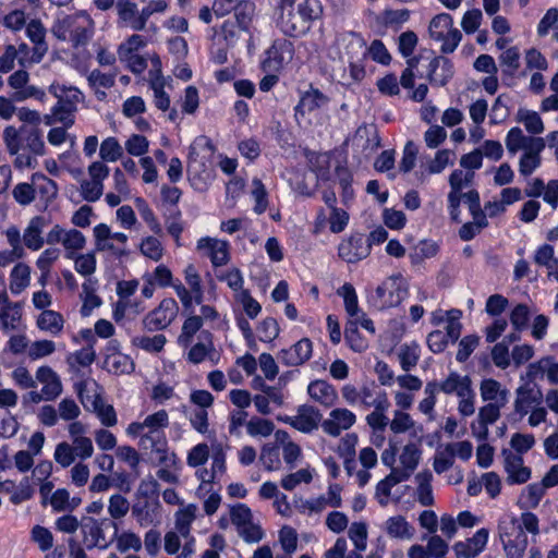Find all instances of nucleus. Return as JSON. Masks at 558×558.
Listing matches in <instances>:
<instances>
[{
    "instance_id": "1",
    "label": "nucleus",
    "mask_w": 558,
    "mask_h": 558,
    "mask_svg": "<svg viewBox=\"0 0 558 558\" xmlns=\"http://www.w3.org/2000/svg\"><path fill=\"white\" fill-rule=\"evenodd\" d=\"M323 13L319 0H278L277 26L288 36L304 35Z\"/></svg>"
},
{
    "instance_id": "2",
    "label": "nucleus",
    "mask_w": 558,
    "mask_h": 558,
    "mask_svg": "<svg viewBox=\"0 0 558 558\" xmlns=\"http://www.w3.org/2000/svg\"><path fill=\"white\" fill-rule=\"evenodd\" d=\"M3 142L11 156H14L13 165L17 169H35L37 157L46 153L45 142L37 129H16L9 125L3 130Z\"/></svg>"
},
{
    "instance_id": "3",
    "label": "nucleus",
    "mask_w": 558,
    "mask_h": 558,
    "mask_svg": "<svg viewBox=\"0 0 558 558\" xmlns=\"http://www.w3.org/2000/svg\"><path fill=\"white\" fill-rule=\"evenodd\" d=\"M509 154L522 150L519 160V172L523 177L531 175L542 163L541 154L546 147L543 137L525 135L519 126L511 128L505 138Z\"/></svg>"
},
{
    "instance_id": "4",
    "label": "nucleus",
    "mask_w": 558,
    "mask_h": 558,
    "mask_svg": "<svg viewBox=\"0 0 558 558\" xmlns=\"http://www.w3.org/2000/svg\"><path fill=\"white\" fill-rule=\"evenodd\" d=\"M95 24L86 12L59 17L52 25V34L60 40L74 46L85 45L94 34Z\"/></svg>"
},
{
    "instance_id": "5",
    "label": "nucleus",
    "mask_w": 558,
    "mask_h": 558,
    "mask_svg": "<svg viewBox=\"0 0 558 558\" xmlns=\"http://www.w3.org/2000/svg\"><path fill=\"white\" fill-rule=\"evenodd\" d=\"M408 296V286L401 275L385 279L368 296V303L377 310L398 306Z\"/></svg>"
},
{
    "instance_id": "6",
    "label": "nucleus",
    "mask_w": 558,
    "mask_h": 558,
    "mask_svg": "<svg viewBox=\"0 0 558 558\" xmlns=\"http://www.w3.org/2000/svg\"><path fill=\"white\" fill-rule=\"evenodd\" d=\"M536 380L526 367L519 376V384L514 390L513 411L520 417L527 415L532 408L542 404L543 392Z\"/></svg>"
},
{
    "instance_id": "7",
    "label": "nucleus",
    "mask_w": 558,
    "mask_h": 558,
    "mask_svg": "<svg viewBox=\"0 0 558 558\" xmlns=\"http://www.w3.org/2000/svg\"><path fill=\"white\" fill-rule=\"evenodd\" d=\"M169 425V414L161 409L148 414L142 422H132L125 433L132 438H138V444L165 437L163 429Z\"/></svg>"
},
{
    "instance_id": "8",
    "label": "nucleus",
    "mask_w": 558,
    "mask_h": 558,
    "mask_svg": "<svg viewBox=\"0 0 558 558\" xmlns=\"http://www.w3.org/2000/svg\"><path fill=\"white\" fill-rule=\"evenodd\" d=\"M428 34L433 40L441 43L442 53H452L462 39L461 32L453 26V19L448 13H440L432 19Z\"/></svg>"
},
{
    "instance_id": "9",
    "label": "nucleus",
    "mask_w": 558,
    "mask_h": 558,
    "mask_svg": "<svg viewBox=\"0 0 558 558\" xmlns=\"http://www.w3.org/2000/svg\"><path fill=\"white\" fill-rule=\"evenodd\" d=\"M185 284L179 279L174 286V292L179 298L184 310H191L194 304L199 305L204 301V287L202 277L193 264H189L183 269Z\"/></svg>"
},
{
    "instance_id": "10",
    "label": "nucleus",
    "mask_w": 558,
    "mask_h": 558,
    "mask_svg": "<svg viewBox=\"0 0 558 558\" xmlns=\"http://www.w3.org/2000/svg\"><path fill=\"white\" fill-rule=\"evenodd\" d=\"M178 314L179 305L177 301L172 298H166L160 301L157 307L144 316L142 326L148 331L165 330L174 322Z\"/></svg>"
},
{
    "instance_id": "11",
    "label": "nucleus",
    "mask_w": 558,
    "mask_h": 558,
    "mask_svg": "<svg viewBox=\"0 0 558 558\" xmlns=\"http://www.w3.org/2000/svg\"><path fill=\"white\" fill-rule=\"evenodd\" d=\"M95 239V248L98 252H110L114 256H124L128 254V235L122 232H112L106 223H99L93 230Z\"/></svg>"
},
{
    "instance_id": "12",
    "label": "nucleus",
    "mask_w": 558,
    "mask_h": 558,
    "mask_svg": "<svg viewBox=\"0 0 558 558\" xmlns=\"http://www.w3.org/2000/svg\"><path fill=\"white\" fill-rule=\"evenodd\" d=\"M341 40L345 44L347 54L351 58L359 54H365L367 51L368 56L375 62L388 64L391 60L390 53L380 40L372 41L367 49L364 47V40L354 33L343 34L341 36Z\"/></svg>"
},
{
    "instance_id": "13",
    "label": "nucleus",
    "mask_w": 558,
    "mask_h": 558,
    "mask_svg": "<svg viewBox=\"0 0 558 558\" xmlns=\"http://www.w3.org/2000/svg\"><path fill=\"white\" fill-rule=\"evenodd\" d=\"M294 56V46L288 39H278L266 50L263 69L267 72H278L289 64Z\"/></svg>"
},
{
    "instance_id": "14",
    "label": "nucleus",
    "mask_w": 558,
    "mask_h": 558,
    "mask_svg": "<svg viewBox=\"0 0 558 558\" xmlns=\"http://www.w3.org/2000/svg\"><path fill=\"white\" fill-rule=\"evenodd\" d=\"M356 423V415L347 408H335L320 423L325 434L338 437L343 430L350 429Z\"/></svg>"
},
{
    "instance_id": "15",
    "label": "nucleus",
    "mask_w": 558,
    "mask_h": 558,
    "mask_svg": "<svg viewBox=\"0 0 558 558\" xmlns=\"http://www.w3.org/2000/svg\"><path fill=\"white\" fill-rule=\"evenodd\" d=\"M227 471V452L226 448L219 444L211 445V463L210 469L202 468L195 472L196 477L203 484L214 483Z\"/></svg>"
},
{
    "instance_id": "16",
    "label": "nucleus",
    "mask_w": 558,
    "mask_h": 558,
    "mask_svg": "<svg viewBox=\"0 0 558 558\" xmlns=\"http://www.w3.org/2000/svg\"><path fill=\"white\" fill-rule=\"evenodd\" d=\"M22 322V304L10 300L5 289L0 291V330H17Z\"/></svg>"
},
{
    "instance_id": "17",
    "label": "nucleus",
    "mask_w": 558,
    "mask_h": 558,
    "mask_svg": "<svg viewBox=\"0 0 558 558\" xmlns=\"http://www.w3.org/2000/svg\"><path fill=\"white\" fill-rule=\"evenodd\" d=\"M70 444L78 453L81 461L89 459L94 454V445L88 434V426L83 422H72L66 426Z\"/></svg>"
},
{
    "instance_id": "18",
    "label": "nucleus",
    "mask_w": 558,
    "mask_h": 558,
    "mask_svg": "<svg viewBox=\"0 0 558 558\" xmlns=\"http://www.w3.org/2000/svg\"><path fill=\"white\" fill-rule=\"evenodd\" d=\"M282 421L302 433H312L317 429L322 421V414L313 405L303 404L296 410V414L286 416Z\"/></svg>"
},
{
    "instance_id": "19",
    "label": "nucleus",
    "mask_w": 558,
    "mask_h": 558,
    "mask_svg": "<svg viewBox=\"0 0 558 558\" xmlns=\"http://www.w3.org/2000/svg\"><path fill=\"white\" fill-rule=\"evenodd\" d=\"M196 248L210 259L214 267L223 266L230 259L229 243L220 239L201 238L197 241Z\"/></svg>"
},
{
    "instance_id": "20",
    "label": "nucleus",
    "mask_w": 558,
    "mask_h": 558,
    "mask_svg": "<svg viewBox=\"0 0 558 558\" xmlns=\"http://www.w3.org/2000/svg\"><path fill=\"white\" fill-rule=\"evenodd\" d=\"M504 468L510 484H523L531 478V469L524 465L522 456L510 450H502Z\"/></svg>"
},
{
    "instance_id": "21",
    "label": "nucleus",
    "mask_w": 558,
    "mask_h": 558,
    "mask_svg": "<svg viewBox=\"0 0 558 558\" xmlns=\"http://www.w3.org/2000/svg\"><path fill=\"white\" fill-rule=\"evenodd\" d=\"M313 353V343L308 338H302L288 349L278 353V360L287 366H299L308 361Z\"/></svg>"
},
{
    "instance_id": "22",
    "label": "nucleus",
    "mask_w": 558,
    "mask_h": 558,
    "mask_svg": "<svg viewBox=\"0 0 558 558\" xmlns=\"http://www.w3.org/2000/svg\"><path fill=\"white\" fill-rule=\"evenodd\" d=\"M49 92L58 98V102L52 107L51 113L54 120L64 128H71L74 124V112L76 108L65 102L63 99V93H65V86L53 83L49 87Z\"/></svg>"
},
{
    "instance_id": "23",
    "label": "nucleus",
    "mask_w": 558,
    "mask_h": 558,
    "mask_svg": "<svg viewBox=\"0 0 558 558\" xmlns=\"http://www.w3.org/2000/svg\"><path fill=\"white\" fill-rule=\"evenodd\" d=\"M488 531L480 529L475 534L464 542H457L453 545L456 558H476L486 547Z\"/></svg>"
},
{
    "instance_id": "24",
    "label": "nucleus",
    "mask_w": 558,
    "mask_h": 558,
    "mask_svg": "<svg viewBox=\"0 0 558 558\" xmlns=\"http://www.w3.org/2000/svg\"><path fill=\"white\" fill-rule=\"evenodd\" d=\"M462 316V312L460 310H436L430 315V323L434 326H439L446 323L447 335L450 338L451 342H456L461 335L462 324L460 322Z\"/></svg>"
},
{
    "instance_id": "25",
    "label": "nucleus",
    "mask_w": 558,
    "mask_h": 558,
    "mask_svg": "<svg viewBox=\"0 0 558 558\" xmlns=\"http://www.w3.org/2000/svg\"><path fill=\"white\" fill-rule=\"evenodd\" d=\"M338 254L347 263H356L368 256L369 244L363 235H354L339 244Z\"/></svg>"
},
{
    "instance_id": "26",
    "label": "nucleus",
    "mask_w": 558,
    "mask_h": 558,
    "mask_svg": "<svg viewBox=\"0 0 558 558\" xmlns=\"http://www.w3.org/2000/svg\"><path fill=\"white\" fill-rule=\"evenodd\" d=\"M421 437L417 438V441H409L408 444H405L401 448L399 454V475L404 476V480H408L413 473V471L417 468L421 460Z\"/></svg>"
},
{
    "instance_id": "27",
    "label": "nucleus",
    "mask_w": 558,
    "mask_h": 558,
    "mask_svg": "<svg viewBox=\"0 0 558 558\" xmlns=\"http://www.w3.org/2000/svg\"><path fill=\"white\" fill-rule=\"evenodd\" d=\"M36 383L43 387L46 401L56 400L63 391L62 381L60 376L49 366H40L36 371Z\"/></svg>"
},
{
    "instance_id": "28",
    "label": "nucleus",
    "mask_w": 558,
    "mask_h": 558,
    "mask_svg": "<svg viewBox=\"0 0 558 558\" xmlns=\"http://www.w3.org/2000/svg\"><path fill=\"white\" fill-rule=\"evenodd\" d=\"M389 429L395 435L410 433L413 438H418L423 434V426L417 424L408 412L401 410L392 412Z\"/></svg>"
},
{
    "instance_id": "29",
    "label": "nucleus",
    "mask_w": 558,
    "mask_h": 558,
    "mask_svg": "<svg viewBox=\"0 0 558 558\" xmlns=\"http://www.w3.org/2000/svg\"><path fill=\"white\" fill-rule=\"evenodd\" d=\"M480 396L484 402L506 405L509 401V390L494 378H485L480 384Z\"/></svg>"
},
{
    "instance_id": "30",
    "label": "nucleus",
    "mask_w": 558,
    "mask_h": 558,
    "mask_svg": "<svg viewBox=\"0 0 558 558\" xmlns=\"http://www.w3.org/2000/svg\"><path fill=\"white\" fill-rule=\"evenodd\" d=\"M526 368L536 379L546 378L550 385H558V361L553 355L542 356Z\"/></svg>"
},
{
    "instance_id": "31",
    "label": "nucleus",
    "mask_w": 558,
    "mask_h": 558,
    "mask_svg": "<svg viewBox=\"0 0 558 558\" xmlns=\"http://www.w3.org/2000/svg\"><path fill=\"white\" fill-rule=\"evenodd\" d=\"M47 225L48 221L43 216H35L29 220L22 235L23 243L27 248L38 251L43 247L45 243L43 233Z\"/></svg>"
},
{
    "instance_id": "32",
    "label": "nucleus",
    "mask_w": 558,
    "mask_h": 558,
    "mask_svg": "<svg viewBox=\"0 0 558 558\" xmlns=\"http://www.w3.org/2000/svg\"><path fill=\"white\" fill-rule=\"evenodd\" d=\"M307 393L315 402L330 408L336 404L338 400V392L336 388L326 380L316 379L307 386Z\"/></svg>"
},
{
    "instance_id": "33",
    "label": "nucleus",
    "mask_w": 558,
    "mask_h": 558,
    "mask_svg": "<svg viewBox=\"0 0 558 558\" xmlns=\"http://www.w3.org/2000/svg\"><path fill=\"white\" fill-rule=\"evenodd\" d=\"M75 391L86 410H92L95 403H99L102 400V389L90 378L76 383Z\"/></svg>"
},
{
    "instance_id": "34",
    "label": "nucleus",
    "mask_w": 558,
    "mask_h": 558,
    "mask_svg": "<svg viewBox=\"0 0 558 558\" xmlns=\"http://www.w3.org/2000/svg\"><path fill=\"white\" fill-rule=\"evenodd\" d=\"M472 388V380L468 375H461L457 372L450 374L438 384V391L446 395L465 396V392Z\"/></svg>"
},
{
    "instance_id": "35",
    "label": "nucleus",
    "mask_w": 558,
    "mask_h": 558,
    "mask_svg": "<svg viewBox=\"0 0 558 558\" xmlns=\"http://www.w3.org/2000/svg\"><path fill=\"white\" fill-rule=\"evenodd\" d=\"M65 319L61 313L48 310L43 311L36 318V327L51 336H59L64 329Z\"/></svg>"
},
{
    "instance_id": "36",
    "label": "nucleus",
    "mask_w": 558,
    "mask_h": 558,
    "mask_svg": "<svg viewBox=\"0 0 558 558\" xmlns=\"http://www.w3.org/2000/svg\"><path fill=\"white\" fill-rule=\"evenodd\" d=\"M453 75V66L449 59L436 57L429 63L428 78L437 86H444Z\"/></svg>"
},
{
    "instance_id": "37",
    "label": "nucleus",
    "mask_w": 558,
    "mask_h": 558,
    "mask_svg": "<svg viewBox=\"0 0 558 558\" xmlns=\"http://www.w3.org/2000/svg\"><path fill=\"white\" fill-rule=\"evenodd\" d=\"M138 446L150 453L155 454L157 461L167 466L174 465L177 462V454L169 450L168 442L165 437L147 441L145 444H138Z\"/></svg>"
},
{
    "instance_id": "38",
    "label": "nucleus",
    "mask_w": 558,
    "mask_h": 558,
    "mask_svg": "<svg viewBox=\"0 0 558 558\" xmlns=\"http://www.w3.org/2000/svg\"><path fill=\"white\" fill-rule=\"evenodd\" d=\"M385 531L391 538L410 541L415 534V529L403 515H393L386 520Z\"/></svg>"
},
{
    "instance_id": "39",
    "label": "nucleus",
    "mask_w": 558,
    "mask_h": 558,
    "mask_svg": "<svg viewBox=\"0 0 558 558\" xmlns=\"http://www.w3.org/2000/svg\"><path fill=\"white\" fill-rule=\"evenodd\" d=\"M360 405L376 410H388L390 402L385 391L378 390L376 387L364 386L361 388Z\"/></svg>"
},
{
    "instance_id": "40",
    "label": "nucleus",
    "mask_w": 558,
    "mask_h": 558,
    "mask_svg": "<svg viewBox=\"0 0 558 558\" xmlns=\"http://www.w3.org/2000/svg\"><path fill=\"white\" fill-rule=\"evenodd\" d=\"M31 283V267L25 263H17L9 277V289L13 295L21 294Z\"/></svg>"
},
{
    "instance_id": "41",
    "label": "nucleus",
    "mask_w": 558,
    "mask_h": 558,
    "mask_svg": "<svg viewBox=\"0 0 558 558\" xmlns=\"http://www.w3.org/2000/svg\"><path fill=\"white\" fill-rule=\"evenodd\" d=\"M197 512L198 507L194 504L185 505L175 512L174 527L183 538L190 536L191 526L197 517Z\"/></svg>"
},
{
    "instance_id": "42",
    "label": "nucleus",
    "mask_w": 558,
    "mask_h": 558,
    "mask_svg": "<svg viewBox=\"0 0 558 558\" xmlns=\"http://www.w3.org/2000/svg\"><path fill=\"white\" fill-rule=\"evenodd\" d=\"M88 85L94 89L98 100L107 97L106 90L111 88L116 83L114 73H104L99 70H93L87 76Z\"/></svg>"
},
{
    "instance_id": "43",
    "label": "nucleus",
    "mask_w": 558,
    "mask_h": 558,
    "mask_svg": "<svg viewBox=\"0 0 558 558\" xmlns=\"http://www.w3.org/2000/svg\"><path fill=\"white\" fill-rule=\"evenodd\" d=\"M328 97L324 95L320 90L316 88H311L310 90L305 92L302 95L295 110L296 112L304 116L306 113H311L326 106L328 104Z\"/></svg>"
},
{
    "instance_id": "44",
    "label": "nucleus",
    "mask_w": 558,
    "mask_h": 558,
    "mask_svg": "<svg viewBox=\"0 0 558 558\" xmlns=\"http://www.w3.org/2000/svg\"><path fill=\"white\" fill-rule=\"evenodd\" d=\"M81 502L80 497H71L65 488H58L50 497V506L54 512H72Z\"/></svg>"
},
{
    "instance_id": "45",
    "label": "nucleus",
    "mask_w": 558,
    "mask_h": 558,
    "mask_svg": "<svg viewBox=\"0 0 558 558\" xmlns=\"http://www.w3.org/2000/svg\"><path fill=\"white\" fill-rule=\"evenodd\" d=\"M433 474L429 471H422L415 475L416 499L424 506H432L434 504L433 488H432Z\"/></svg>"
},
{
    "instance_id": "46",
    "label": "nucleus",
    "mask_w": 558,
    "mask_h": 558,
    "mask_svg": "<svg viewBox=\"0 0 558 558\" xmlns=\"http://www.w3.org/2000/svg\"><path fill=\"white\" fill-rule=\"evenodd\" d=\"M515 120L517 122L523 124L524 129L530 134L538 135L542 134L545 130L541 116L534 110L519 108L517 111Z\"/></svg>"
},
{
    "instance_id": "47",
    "label": "nucleus",
    "mask_w": 558,
    "mask_h": 558,
    "mask_svg": "<svg viewBox=\"0 0 558 558\" xmlns=\"http://www.w3.org/2000/svg\"><path fill=\"white\" fill-rule=\"evenodd\" d=\"M159 504L150 505L149 502L136 504L132 507V514L142 527L149 526L158 521Z\"/></svg>"
},
{
    "instance_id": "48",
    "label": "nucleus",
    "mask_w": 558,
    "mask_h": 558,
    "mask_svg": "<svg viewBox=\"0 0 558 558\" xmlns=\"http://www.w3.org/2000/svg\"><path fill=\"white\" fill-rule=\"evenodd\" d=\"M32 182L34 183L35 193L39 194L46 203H49L57 197V183L53 180L46 177L45 174L39 172L34 173L32 175Z\"/></svg>"
},
{
    "instance_id": "49",
    "label": "nucleus",
    "mask_w": 558,
    "mask_h": 558,
    "mask_svg": "<svg viewBox=\"0 0 558 558\" xmlns=\"http://www.w3.org/2000/svg\"><path fill=\"white\" fill-rule=\"evenodd\" d=\"M132 344L147 353L156 354L162 351L167 343L166 336L157 333L154 336L138 335L132 338Z\"/></svg>"
},
{
    "instance_id": "50",
    "label": "nucleus",
    "mask_w": 558,
    "mask_h": 558,
    "mask_svg": "<svg viewBox=\"0 0 558 558\" xmlns=\"http://www.w3.org/2000/svg\"><path fill=\"white\" fill-rule=\"evenodd\" d=\"M114 526V539H116V548L120 553H126L129 550L140 551L143 546L142 538L140 535L132 531H123L118 533L117 524L113 523Z\"/></svg>"
},
{
    "instance_id": "51",
    "label": "nucleus",
    "mask_w": 558,
    "mask_h": 558,
    "mask_svg": "<svg viewBox=\"0 0 558 558\" xmlns=\"http://www.w3.org/2000/svg\"><path fill=\"white\" fill-rule=\"evenodd\" d=\"M410 19L408 9H386L377 17L376 21L384 27L399 28Z\"/></svg>"
},
{
    "instance_id": "52",
    "label": "nucleus",
    "mask_w": 558,
    "mask_h": 558,
    "mask_svg": "<svg viewBox=\"0 0 558 558\" xmlns=\"http://www.w3.org/2000/svg\"><path fill=\"white\" fill-rule=\"evenodd\" d=\"M404 476L399 475L398 469H393L384 480L379 481L376 485L375 497L381 506L388 504L391 488L398 483L403 482Z\"/></svg>"
},
{
    "instance_id": "53",
    "label": "nucleus",
    "mask_w": 558,
    "mask_h": 558,
    "mask_svg": "<svg viewBox=\"0 0 558 558\" xmlns=\"http://www.w3.org/2000/svg\"><path fill=\"white\" fill-rule=\"evenodd\" d=\"M420 356L421 348L416 342L404 343L399 348L398 360L404 372L413 369L416 366Z\"/></svg>"
},
{
    "instance_id": "54",
    "label": "nucleus",
    "mask_w": 558,
    "mask_h": 558,
    "mask_svg": "<svg viewBox=\"0 0 558 558\" xmlns=\"http://www.w3.org/2000/svg\"><path fill=\"white\" fill-rule=\"evenodd\" d=\"M26 35L36 45L35 51L38 53V57L34 59V62H39L43 54L47 51V46L45 45L46 31L41 22L38 20L31 21L26 27Z\"/></svg>"
},
{
    "instance_id": "55",
    "label": "nucleus",
    "mask_w": 558,
    "mask_h": 558,
    "mask_svg": "<svg viewBox=\"0 0 558 558\" xmlns=\"http://www.w3.org/2000/svg\"><path fill=\"white\" fill-rule=\"evenodd\" d=\"M60 251L56 247L46 248L36 260V266L40 270V277L38 282L41 287L47 284V280L50 274V268L53 263L59 258Z\"/></svg>"
},
{
    "instance_id": "56",
    "label": "nucleus",
    "mask_w": 558,
    "mask_h": 558,
    "mask_svg": "<svg viewBox=\"0 0 558 558\" xmlns=\"http://www.w3.org/2000/svg\"><path fill=\"white\" fill-rule=\"evenodd\" d=\"M82 298L83 305L81 307L82 316H89L93 310L100 306L101 300L96 294L95 282L90 279H87L82 286Z\"/></svg>"
},
{
    "instance_id": "57",
    "label": "nucleus",
    "mask_w": 558,
    "mask_h": 558,
    "mask_svg": "<svg viewBox=\"0 0 558 558\" xmlns=\"http://www.w3.org/2000/svg\"><path fill=\"white\" fill-rule=\"evenodd\" d=\"M498 531L501 541L511 539L517 536L526 535L522 531V525L520 524L518 518L512 514H504L498 523Z\"/></svg>"
},
{
    "instance_id": "58",
    "label": "nucleus",
    "mask_w": 558,
    "mask_h": 558,
    "mask_svg": "<svg viewBox=\"0 0 558 558\" xmlns=\"http://www.w3.org/2000/svg\"><path fill=\"white\" fill-rule=\"evenodd\" d=\"M337 294L343 299L344 310L349 319L359 316L362 310L359 307L357 294L351 283H344L337 290Z\"/></svg>"
},
{
    "instance_id": "59",
    "label": "nucleus",
    "mask_w": 558,
    "mask_h": 558,
    "mask_svg": "<svg viewBox=\"0 0 558 558\" xmlns=\"http://www.w3.org/2000/svg\"><path fill=\"white\" fill-rule=\"evenodd\" d=\"M122 155L123 147L113 136L106 137L99 145V157L104 162H114L119 160Z\"/></svg>"
},
{
    "instance_id": "60",
    "label": "nucleus",
    "mask_w": 558,
    "mask_h": 558,
    "mask_svg": "<svg viewBox=\"0 0 558 558\" xmlns=\"http://www.w3.org/2000/svg\"><path fill=\"white\" fill-rule=\"evenodd\" d=\"M119 21L133 29L136 24L138 7L132 0H118L116 3Z\"/></svg>"
},
{
    "instance_id": "61",
    "label": "nucleus",
    "mask_w": 558,
    "mask_h": 558,
    "mask_svg": "<svg viewBox=\"0 0 558 558\" xmlns=\"http://www.w3.org/2000/svg\"><path fill=\"white\" fill-rule=\"evenodd\" d=\"M144 275L149 278L157 288L171 287L174 289L177 283V279L173 278L172 271L163 264L158 265L151 271H146Z\"/></svg>"
},
{
    "instance_id": "62",
    "label": "nucleus",
    "mask_w": 558,
    "mask_h": 558,
    "mask_svg": "<svg viewBox=\"0 0 558 558\" xmlns=\"http://www.w3.org/2000/svg\"><path fill=\"white\" fill-rule=\"evenodd\" d=\"M140 251L145 257L154 262H159L165 254L162 243L154 235H147L142 239L140 243Z\"/></svg>"
},
{
    "instance_id": "63",
    "label": "nucleus",
    "mask_w": 558,
    "mask_h": 558,
    "mask_svg": "<svg viewBox=\"0 0 558 558\" xmlns=\"http://www.w3.org/2000/svg\"><path fill=\"white\" fill-rule=\"evenodd\" d=\"M53 459L57 464L65 469L78 459V453L69 441H60L56 445Z\"/></svg>"
},
{
    "instance_id": "64",
    "label": "nucleus",
    "mask_w": 558,
    "mask_h": 558,
    "mask_svg": "<svg viewBox=\"0 0 558 558\" xmlns=\"http://www.w3.org/2000/svg\"><path fill=\"white\" fill-rule=\"evenodd\" d=\"M238 535L247 544H256L265 538V531L260 523L255 521L254 517L248 523L242 525L236 530Z\"/></svg>"
}]
</instances>
